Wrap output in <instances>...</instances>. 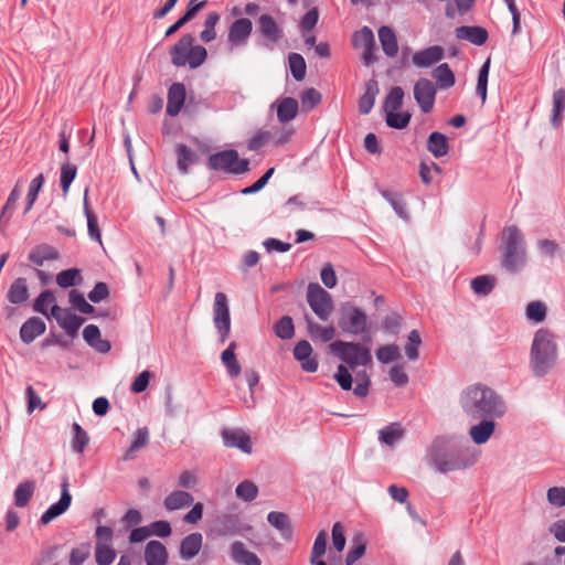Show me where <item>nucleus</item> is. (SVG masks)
Listing matches in <instances>:
<instances>
[{"instance_id": "obj_56", "label": "nucleus", "mask_w": 565, "mask_h": 565, "mask_svg": "<svg viewBox=\"0 0 565 565\" xmlns=\"http://www.w3.org/2000/svg\"><path fill=\"white\" fill-rule=\"evenodd\" d=\"M70 302L74 308H76L81 313L84 315H93L95 312V308L86 301L83 294H81L76 289H72L68 294Z\"/></svg>"}, {"instance_id": "obj_49", "label": "nucleus", "mask_w": 565, "mask_h": 565, "mask_svg": "<svg viewBox=\"0 0 565 565\" xmlns=\"http://www.w3.org/2000/svg\"><path fill=\"white\" fill-rule=\"evenodd\" d=\"M403 437V429L397 423L385 426L379 431V439L381 443L393 446L397 440Z\"/></svg>"}, {"instance_id": "obj_17", "label": "nucleus", "mask_w": 565, "mask_h": 565, "mask_svg": "<svg viewBox=\"0 0 565 565\" xmlns=\"http://www.w3.org/2000/svg\"><path fill=\"white\" fill-rule=\"evenodd\" d=\"M294 358L300 363L305 372L313 373L318 370V360L312 356L311 344L307 340L299 341L294 348Z\"/></svg>"}, {"instance_id": "obj_27", "label": "nucleus", "mask_w": 565, "mask_h": 565, "mask_svg": "<svg viewBox=\"0 0 565 565\" xmlns=\"http://www.w3.org/2000/svg\"><path fill=\"white\" fill-rule=\"evenodd\" d=\"M236 348L237 343L232 341L221 354V361L231 379L237 377L242 372L241 364L238 363L235 354Z\"/></svg>"}, {"instance_id": "obj_40", "label": "nucleus", "mask_w": 565, "mask_h": 565, "mask_svg": "<svg viewBox=\"0 0 565 565\" xmlns=\"http://www.w3.org/2000/svg\"><path fill=\"white\" fill-rule=\"evenodd\" d=\"M433 77L436 79L438 87L441 89H448L456 83L455 74L447 63L439 64L433 71Z\"/></svg>"}, {"instance_id": "obj_38", "label": "nucleus", "mask_w": 565, "mask_h": 565, "mask_svg": "<svg viewBox=\"0 0 565 565\" xmlns=\"http://www.w3.org/2000/svg\"><path fill=\"white\" fill-rule=\"evenodd\" d=\"M565 110V88H558L553 93V110L551 124L557 129L563 121V113Z\"/></svg>"}, {"instance_id": "obj_28", "label": "nucleus", "mask_w": 565, "mask_h": 565, "mask_svg": "<svg viewBox=\"0 0 565 565\" xmlns=\"http://www.w3.org/2000/svg\"><path fill=\"white\" fill-rule=\"evenodd\" d=\"M202 548V535L198 532H192L184 537L180 545V555L183 559H192L199 554Z\"/></svg>"}, {"instance_id": "obj_2", "label": "nucleus", "mask_w": 565, "mask_h": 565, "mask_svg": "<svg viewBox=\"0 0 565 565\" xmlns=\"http://www.w3.org/2000/svg\"><path fill=\"white\" fill-rule=\"evenodd\" d=\"M462 412L471 419L501 418L507 413L503 397L493 388L478 383L462 391L459 399Z\"/></svg>"}, {"instance_id": "obj_12", "label": "nucleus", "mask_w": 565, "mask_h": 565, "mask_svg": "<svg viewBox=\"0 0 565 565\" xmlns=\"http://www.w3.org/2000/svg\"><path fill=\"white\" fill-rule=\"evenodd\" d=\"M68 479L64 478L61 483V498L57 502L51 504L49 509L41 515L40 524L47 525L51 521L62 515L72 503V494L68 489Z\"/></svg>"}, {"instance_id": "obj_53", "label": "nucleus", "mask_w": 565, "mask_h": 565, "mask_svg": "<svg viewBox=\"0 0 565 565\" xmlns=\"http://www.w3.org/2000/svg\"><path fill=\"white\" fill-rule=\"evenodd\" d=\"M412 115L409 113L386 111L385 122L390 128L404 129L408 126Z\"/></svg>"}, {"instance_id": "obj_34", "label": "nucleus", "mask_w": 565, "mask_h": 565, "mask_svg": "<svg viewBox=\"0 0 565 565\" xmlns=\"http://www.w3.org/2000/svg\"><path fill=\"white\" fill-rule=\"evenodd\" d=\"M428 151L436 158L444 157L449 152V142L446 135L434 131L429 135L427 140Z\"/></svg>"}, {"instance_id": "obj_44", "label": "nucleus", "mask_w": 565, "mask_h": 565, "mask_svg": "<svg viewBox=\"0 0 565 565\" xmlns=\"http://www.w3.org/2000/svg\"><path fill=\"white\" fill-rule=\"evenodd\" d=\"M352 43L355 49H375V38L373 31L369 26H363L354 32Z\"/></svg>"}, {"instance_id": "obj_57", "label": "nucleus", "mask_w": 565, "mask_h": 565, "mask_svg": "<svg viewBox=\"0 0 565 565\" xmlns=\"http://www.w3.org/2000/svg\"><path fill=\"white\" fill-rule=\"evenodd\" d=\"M267 521L276 530H291L295 526L289 515L284 512H269L267 515Z\"/></svg>"}, {"instance_id": "obj_36", "label": "nucleus", "mask_w": 565, "mask_h": 565, "mask_svg": "<svg viewBox=\"0 0 565 565\" xmlns=\"http://www.w3.org/2000/svg\"><path fill=\"white\" fill-rule=\"evenodd\" d=\"M29 298V289L25 278H17L10 286L7 299L13 305H21Z\"/></svg>"}, {"instance_id": "obj_25", "label": "nucleus", "mask_w": 565, "mask_h": 565, "mask_svg": "<svg viewBox=\"0 0 565 565\" xmlns=\"http://www.w3.org/2000/svg\"><path fill=\"white\" fill-rule=\"evenodd\" d=\"M147 565H167L168 553L164 545L158 541H150L145 551Z\"/></svg>"}, {"instance_id": "obj_47", "label": "nucleus", "mask_w": 565, "mask_h": 565, "mask_svg": "<svg viewBox=\"0 0 565 565\" xmlns=\"http://www.w3.org/2000/svg\"><path fill=\"white\" fill-rule=\"evenodd\" d=\"M288 63L291 75L295 81L300 82L306 76V61L299 53H290L288 55Z\"/></svg>"}, {"instance_id": "obj_48", "label": "nucleus", "mask_w": 565, "mask_h": 565, "mask_svg": "<svg viewBox=\"0 0 565 565\" xmlns=\"http://www.w3.org/2000/svg\"><path fill=\"white\" fill-rule=\"evenodd\" d=\"M82 282L81 270L77 268H70L62 270L56 275V284L61 288H68Z\"/></svg>"}, {"instance_id": "obj_51", "label": "nucleus", "mask_w": 565, "mask_h": 565, "mask_svg": "<svg viewBox=\"0 0 565 565\" xmlns=\"http://www.w3.org/2000/svg\"><path fill=\"white\" fill-rule=\"evenodd\" d=\"M21 196V192L15 185L14 189L10 192L6 204L3 205L0 214V224L7 225L9 220L15 209V204Z\"/></svg>"}, {"instance_id": "obj_22", "label": "nucleus", "mask_w": 565, "mask_h": 565, "mask_svg": "<svg viewBox=\"0 0 565 565\" xmlns=\"http://www.w3.org/2000/svg\"><path fill=\"white\" fill-rule=\"evenodd\" d=\"M497 418H479V423L470 427L469 435L477 445L486 444L495 429Z\"/></svg>"}, {"instance_id": "obj_37", "label": "nucleus", "mask_w": 565, "mask_h": 565, "mask_svg": "<svg viewBox=\"0 0 565 565\" xmlns=\"http://www.w3.org/2000/svg\"><path fill=\"white\" fill-rule=\"evenodd\" d=\"M381 195L391 204L395 213L404 221L409 220L407 204L401 193L390 190H382Z\"/></svg>"}, {"instance_id": "obj_60", "label": "nucleus", "mask_w": 565, "mask_h": 565, "mask_svg": "<svg viewBox=\"0 0 565 565\" xmlns=\"http://www.w3.org/2000/svg\"><path fill=\"white\" fill-rule=\"evenodd\" d=\"M44 181H45V179H44V175L42 173L36 175L31 181V183L29 185L28 202H26V206H25L24 213H28L32 209L35 200L38 199L39 192H40L41 188L44 184Z\"/></svg>"}, {"instance_id": "obj_59", "label": "nucleus", "mask_w": 565, "mask_h": 565, "mask_svg": "<svg viewBox=\"0 0 565 565\" xmlns=\"http://www.w3.org/2000/svg\"><path fill=\"white\" fill-rule=\"evenodd\" d=\"M77 173L75 164H71L68 161L64 162L61 167V188L66 194L70 190L72 182L74 181Z\"/></svg>"}, {"instance_id": "obj_3", "label": "nucleus", "mask_w": 565, "mask_h": 565, "mask_svg": "<svg viewBox=\"0 0 565 565\" xmlns=\"http://www.w3.org/2000/svg\"><path fill=\"white\" fill-rule=\"evenodd\" d=\"M500 264L509 274L521 273L527 263V250L524 235L516 225L503 228L499 245Z\"/></svg>"}, {"instance_id": "obj_63", "label": "nucleus", "mask_w": 565, "mask_h": 565, "mask_svg": "<svg viewBox=\"0 0 565 565\" xmlns=\"http://www.w3.org/2000/svg\"><path fill=\"white\" fill-rule=\"evenodd\" d=\"M546 317V306L542 301H532L526 307V318L534 322H542Z\"/></svg>"}, {"instance_id": "obj_14", "label": "nucleus", "mask_w": 565, "mask_h": 565, "mask_svg": "<svg viewBox=\"0 0 565 565\" xmlns=\"http://www.w3.org/2000/svg\"><path fill=\"white\" fill-rule=\"evenodd\" d=\"M51 315L71 338H75L77 335L78 329L84 322L82 317L72 313L68 309L61 308L57 305L52 306Z\"/></svg>"}, {"instance_id": "obj_19", "label": "nucleus", "mask_w": 565, "mask_h": 565, "mask_svg": "<svg viewBox=\"0 0 565 565\" xmlns=\"http://www.w3.org/2000/svg\"><path fill=\"white\" fill-rule=\"evenodd\" d=\"M456 38L458 40H465L473 45H483L489 38L488 31L478 25H461L455 30Z\"/></svg>"}, {"instance_id": "obj_20", "label": "nucleus", "mask_w": 565, "mask_h": 565, "mask_svg": "<svg viewBox=\"0 0 565 565\" xmlns=\"http://www.w3.org/2000/svg\"><path fill=\"white\" fill-rule=\"evenodd\" d=\"M193 42L194 38L190 33H186L183 34L180 40L171 47L170 54L173 65L178 67L186 65V61H189V52Z\"/></svg>"}, {"instance_id": "obj_35", "label": "nucleus", "mask_w": 565, "mask_h": 565, "mask_svg": "<svg viewBox=\"0 0 565 565\" xmlns=\"http://www.w3.org/2000/svg\"><path fill=\"white\" fill-rule=\"evenodd\" d=\"M193 495L189 492L175 490L166 497L163 503L167 510L173 511L190 507L193 503Z\"/></svg>"}, {"instance_id": "obj_46", "label": "nucleus", "mask_w": 565, "mask_h": 565, "mask_svg": "<svg viewBox=\"0 0 565 565\" xmlns=\"http://www.w3.org/2000/svg\"><path fill=\"white\" fill-rule=\"evenodd\" d=\"M220 18V14L215 11L207 13L204 21V29L200 33V39L202 42L210 43L216 39L215 26L218 23Z\"/></svg>"}, {"instance_id": "obj_9", "label": "nucleus", "mask_w": 565, "mask_h": 565, "mask_svg": "<svg viewBox=\"0 0 565 565\" xmlns=\"http://www.w3.org/2000/svg\"><path fill=\"white\" fill-rule=\"evenodd\" d=\"M256 31L263 39L262 44L268 50H274L275 45L285 36L284 29L267 13L257 19Z\"/></svg>"}, {"instance_id": "obj_62", "label": "nucleus", "mask_w": 565, "mask_h": 565, "mask_svg": "<svg viewBox=\"0 0 565 565\" xmlns=\"http://www.w3.org/2000/svg\"><path fill=\"white\" fill-rule=\"evenodd\" d=\"M206 57L207 51L204 46L192 44V47L188 56L189 61H186V64H189L191 68H198L205 62Z\"/></svg>"}, {"instance_id": "obj_64", "label": "nucleus", "mask_w": 565, "mask_h": 565, "mask_svg": "<svg viewBox=\"0 0 565 565\" xmlns=\"http://www.w3.org/2000/svg\"><path fill=\"white\" fill-rule=\"evenodd\" d=\"M319 20V10L317 7L308 10L301 18L299 28L302 34L310 32L315 29Z\"/></svg>"}, {"instance_id": "obj_55", "label": "nucleus", "mask_w": 565, "mask_h": 565, "mask_svg": "<svg viewBox=\"0 0 565 565\" xmlns=\"http://www.w3.org/2000/svg\"><path fill=\"white\" fill-rule=\"evenodd\" d=\"M422 344V338L417 330H412L407 337V343L405 345V354L409 361H416L419 358V347Z\"/></svg>"}, {"instance_id": "obj_24", "label": "nucleus", "mask_w": 565, "mask_h": 565, "mask_svg": "<svg viewBox=\"0 0 565 565\" xmlns=\"http://www.w3.org/2000/svg\"><path fill=\"white\" fill-rule=\"evenodd\" d=\"M45 332V323L41 318H29L20 328L21 340L29 344L34 339Z\"/></svg>"}, {"instance_id": "obj_7", "label": "nucleus", "mask_w": 565, "mask_h": 565, "mask_svg": "<svg viewBox=\"0 0 565 565\" xmlns=\"http://www.w3.org/2000/svg\"><path fill=\"white\" fill-rule=\"evenodd\" d=\"M339 315L338 326L344 333L353 335L367 333V317L360 308L345 302L341 305Z\"/></svg>"}, {"instance_id": "obj_33", "label": "nucleus", "mask_w": 565, "mask_h": 565, "mask_svg": "<svg viewBox=\"0 0 565 565\" xmlns=\"http://www.w3.org/2000/svg\"><path fill=\"white\" fill-rule=\"evenodd\" d=\"M233 561L242 565H260V559L256 554L247 551L242 542H235L231 547Z\"/></svg>"}, {"instance_id": "obj_1", "label": "nucleus", "mask_w": 565, "mask_h": 565, "mask_svg": "<svg viewBox=\"0 0 565 565\" xmlns=\"http://www.w3.org/2000/svg\"><path fill=\"white\" fill-rule=\"evenodd\" d=\"M477 459V452L468 440L457 436L435 438L427 454L428 465L440 473L467 469Z\"/></svg>"}, {"instance_id": "obj_61", "label": "nucleus", "mask_w": 565, "mask_h": 565, "mask_svg": "<svg viewBox=\"0 0 565 565\" xmlns=\"http://www.w3.org/2000/svg\"><path fill=\"white\" fill-rule=\"evenodd\" d=\"M235 492L239 499H242L246 502H250L254 499H256V497L258 494V488L256 487V484L254 482L245 480V481L238 483Z\"/></svg>"}, {"instance_id": "obj_10", "label": "nucleus", "mask_w": 565, "mask_h": 565, "mask_svg": "<svg viewBox=\"0 0 565 565\" xmlns=\"http://www.w3.org/2000/svg\"><path fill=\"white\" fill-rule=\"evenodd\" d=\"M213 321L221 338L225 342L231 332V317L227 303V297L224 292H216L213 305Z\"/></svg>"}, {"instance_id": "obj_39", "label": "nucleus", "mask_w": 565, "mask_h": 565, "mask_svg": "<svg viewBox=\"0 0 565 565\" xmlns=\"http://www.w3.org/2000/svg\"><path fill=\"white\" fill-rule=\"evenodd\" d=\"M298 102L292 97L281 99L277 107V118L280 122L285 124L292 120L298 114Z\"/></svg>"}, {"instance_id": "obj_54", "label": "nucleus", "mask_w": 565, "mask_h": 565, "mask_svg": "<svg viewBox=\"0 0 565 565\" xmlns=\"http://www.w3.org/2000/svg\"><path fill=\"white\" fill-rule=\"evenodd\" d=\"M72 428L74 433L72 439V449L77 454H82L89 443V437L78 423H74Z\"/></svg>"}, {"instance_id": "obj_26", "label": "nucleus", "mask_w": 565, "mask_h": 565, "mask_svg": "<svg viewBox=\"0 0 565 565\" xmlns=\"http://www.w3.org/2000/svg\"><path fill=\"white\" fill-rule=\"evenodd\" d=\"M379 40L383 52L388 57H395L398 53V43L394 30L387 25L379 29Z\"/></svg>"}, {"instance_id": "obj_30", "label": "nucleus", "mask_w": 565, "mask_h": 565, "mask_svg": "<svg viewBox=\"0 0 565 565\" xmlns=\"http://www.w3.org/2000/svg\"><path fill=\"white\" fill-rule=\"evenodd\" d=\"M149 444V429L147 427L138 428L132 436L130 447L122 456L125 461L135 459L136 452L145 448Z\"/></svg>"}, {"instance_id": "obj_21", "label": "nucleus", "mask_w": 565, "mask_h": 565, "mask_svg": "<svg viewBox=\"0 0 565 565\" xmlns=\"http://www.w3.org/2000/svg\"><path fill=\"white\" fill-rule=\"evenodd\" d=\"M185 102V86L182 83H173L168 89L166 111L169 116H177Z\"/></svg>"}, {"instance_id": "obj_13", "label": "nucleus", "mask_w": 565, "mask_h": 565, "mask_svg": "<svg viewBox=\"0 0 565 565\" xmlns=\"http://www.w3.org/2000/svg\"><path fill=\"white\" fill-rule=\"evenodd\" d=\"M253 23L248 18H239L228 28L227 42L231 49L245 46L252 35Z\"/></svg>"}, {"instance_id": "obj_58", "label": "nucleus", "mask_w": 565, "mask_h": 565, "mask_svg": "<svg viewBox=\"0 0 565 565\" xmlns=\"http://www.w3.org/2000/svg\"><path fill=\"white\" fill-rule=\"evenodd\" d=\"M376 358L381 363L388 364L399 359V349L396 344H386L380 347L376 352Z\"/></svg>"}, {"instance_id": "obj_45", "label": "nucleus", "mask_w": 565, "mask_h": 565, "mask_svg": "<svg viewBox=\"0 0 565 565\" xmlns=\"http://www.w3.org/2000/svg\"><path fill=\"white\" fill-rule=\"evenodd\" d=\"M404 99V90L401 86H394L391 88L388 94L385 97L383 104V110L386 111H397L402 108Z\"/></svg>"}, {"instance_id": "obj_50", "label": "nucleus", "mask_w": 565, "mask_h": 565, "mask_svg": "<svg viewBox=\"0 0 565 565\" xmlns=\"http://www.w3.org/2000/svg\"><path fill=\"white\" fill-rule=\"evenodd\" d=\"M490 57L486 60L478 73V81L476 86V94L481 98L482 103L487 99V87L490 72Z\"/></svg>"}, {"instance_id": "obj_5", "label": "nucleus", "mask_w": 565, "mask_h": 565, "mask_svg": "<svg viewBox=\"0 0 565 565\" xmlns=\"http://www.w3.org/2000/svg\"><path fill=\"white\" fill-rule=\"evenodd\" d=\"M330 348L352 370L358 366H366L372 362L370 349L361 343L338 340L331 343Z\"/></svg>"}, {"instance_id": "obj_16", "label": "nucleus", "mask_w": 565, "mask_h": 565, "mask_svg": "<svg viewBox=\"0 0 565 565\" xmlns=\"http://www.w3.org/2000/svg\"><path fill=\"white\" fill-rule=\"evenodd\" d=\"M223 443L226 447L237 448L245 454L252 452L250 437L239 428H225L222 430Z\"/></svg>"}, {"instance_id": "obj_41", "label": "nucleus", "mask_w": 565, "mask_h": 565, "mask_svg": "<svg viewBox=\"0 0 565 565\" xmlns=\"http://www.w3.org/2000/svg\"><path fill=\"white\" fill-rule=\"evenodd\" d=\"M175 152L178 156V169L181 173L186 174L190 164H193L198 159L196 153L184 143H178Z\"/></svg>"}, {"instance_id": "obj_32", "label": "nucleus", "mask_w": 565, "mask_h": 565, "mask_svg": "<svg viewBox=\"0 0 565 565\" xmlns=\"http://www.w3.org/2000/svg\"><path fill=\"white\" fill-rule=\"evenodd\" d=\"M379 94V86L375 79H370L365 83V92L359 100V111L363 115L371 113L376 95Z\"/></svg>"}, {"instance_id": "obj_8", "label": "nucleus", "mask_w": 565, "mask_h": 565, "mask_svg": "<svg viewBox=\"0 0 565 565\" xmlns=\"http://www.w3.org/2000/svg\"><path fill=\"white\" fill-rule=\"evenodd\" d=\"M307 301L320 320L326 321L329 319L333 309L332 297L319 284L310 282L308 285Z\"/></svg>"}, {"instance_id": "obj_6", "label": "nucleus", "mask_w": 565, "mask_h": 565, "mask_svg": "<svg viewBox=\"0 0 565 565\" xmlns=\"http://www.w3.org/2000/svg\"><path fill=\"white\" fill-rule=\"evenodd\" d=\"M207 164L213 170L232 174H243L249 171V161L241 159L238 152L234 149L211 154L207 159Z\"/></svg>"}, {"instance_id": "obj_15", "label": "nucleus", "mask_w": 565, "mask_h": 565, "mask_svg": "<svg viewBox=\"0 0 565 565\" xmlns=\"http://www.w3.org/2000/svg\"><path fill=\"white\" fill-rule=\"evenodd\" d=\"M111 534L113 532H96L95 558L98 565H110L116 557V552L111 546Z\"/></svg>"}, {"instance_id": "obj_31", "label": "nucleus", "mask_w": 565, "mask_h": 565, "mask_svg": "<svg viewBox=\"0 0 565 565\" xmlns=\"http://www.w3.org/2000/svg\"><path fill=\"white\" fill-rule=\"evenodd\" d=\"M35 488L34 480L20 482L13 492L14 505L18 508L26 507L34 494Z\"/></svg>"}, {"instance_id": "obj_42", "label": "nucleus", "mask_w": 565, "mask_h": 565, "mask_svg": "<svg viewBox=\"0 0 565 565\" xmlns=\"http://www.w3.org/2000/svg\"><path fill=\"white\" fill-rule=\"evenodd\" d=\"M306 320L308 324V332L310 333L312 339H319L322 342H329L334 338L335 330L332 326H320L308 316Z\"/></svg>"}, {"instance_id": "obj_11", "label": "nucleus", "mask_w": 565, "mask_h": 565, "mask_svg": "<svg viewBox=\"0 0 565 565\" xmlns=\"http://www.w3.org/2000/svg\"><path fill=\"white\" fill-rule=\"evenodd\" d=\"M436 86L427 78H419L414 85V98L424 114L433 110L436 99Z\"/></svg>"}, {"instance_id": "obj_18", "label": "nucleus", "mask_w": 565, "mask_h": 565, "mask_svg": "<svg viewBox=\"0 0 565 565\" xmlns=\"http://www.w3.org/2000/svg\"><path fill=\"white\" fill-rule=\"evenodd\" d=\"M444 53L445 51L441 46L433 45L415 52L412 62L416 67L427 68L441 61Z\"/></svg>"}, {"instance_id": "obj_52", "label": "nucleus", "mask_w": 565, "mask_h": 565, "mask_svg": "<svg viewBox=\"0 0 565 565\" xmlns=\"http://www.w3.org/2000/svg\"><path fill=\"white\" fill-rule=\"evenodd\" d=\"M275 334L282 339L289 340L295 334V327L291 317L284 316L281 317L274 326Z\"/></svg>"}, {"instance_id": "obj_4", "label": "nucleus", "mask_w": 565, "mask_h": 565, "mask_svg": "<svg viewBox=\"0 0 565 565\" xmlns=\"http://www.w3.org/2000/svg\"><path fill=\"white\" fill-rule=\"evenodd\" d=\"M557 361V345L554 334L547 329H539L530 351V366L536 377L551 372Z\"/></svg>"}, {"instance_id": "obj_29", "label": "nucleus", "mask_w": 565, "mask_h": 565, "mask_svg": "<svg viewBox=\"0 0 565 565\" xmlns=\"http://www.w3.org/2000/svg\"><path fill=\"white\" fill-rule=\"evenodd\" d=\"M57 250L47 244H40L33 247L29 253V260L36 266H42L45 260L57 259Z\"/></svg>"}, {"instance_id": "obj_23", "label": "nucleus", "mask_w": 565, "mask_h": 565, "mask_svg": "<svg viewBox=\"0 0 565 565\" xmlns=\"http://www.w3.org/2000/svg\"><path fill=\"white\" fill-rule=\"evenodd\" d=\"M83 338L89 347L99 353L105 354L111 350L110 342L102 339L100 331L95 324H88L84 328Z\"/></svg>"}, {"instance_id": "obj_43", "label": "nucleus", "mask_w": 565, "mask_h": 565, "mask_svg": "<svg viewBox=\"0 0 565 565\" xmlns=\"http://www.w3.org/2000/svg\"><path fill=\"white\" fill-rule=\"evenodd\" d=\"M497 284V279L491 275H481L475 277L470 285L475 294L479 296H488L492 292Z\"/></svg>"}]
</instances>
